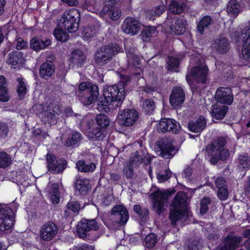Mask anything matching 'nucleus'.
<instances>
[{
  "mask_svg": "<svg viewBox=\"0 0 250 250\" xmlns=\"http://www.w3.org/2000/svg\"><path fill=\"white\" fill-rule=\"evenodd\" d=\"M11 156L4 151L0 152V168H5L12 164Z\"/></svg>",
  "mask_w": 250,
  "mask_h": 250,
  "instance_id": "nucleus-48",
  "label": "nucleus"
},
{
  "mask_svg": "<svg viewBox=\"0 0 250 250\" xmlns=\"http://www.w3.org/2000/svg\"><path fill=\"white\" fill-rule=\"evenodd\" d=\"M90 188L89 180L85 178L78 179L75 183V190L82 195L86 194Z\"/></svg>",
  "mask_w": 250,
  "mask_h": 250,
  "instance_id": "nucleus-31",
  "label": "nucleus"
},
{
  "mask_svg": "<svg viewBox=\"0 0 250 250\" xmlns=\"http://www.w3.org/2000/svg\"><path fill=\"white\" fill-rule=\"evenodd\" d=\"M216 186L217 188L227 187V182L225 178L223 177H218L215 181Z\"/></svg>",
  "mask_w": 250,
  "mask_h": 250,
  "instance_id": "nucleus-63",
  "label": "nucleus"
},
{
  "mask_svg": "<svg viewBox=\"0 0 250 250\" xmlns=\"http://www.w3.org/2000/svg\"><path fill=\"white\" fill-rule=\"evenodd\" d=\"M212 23L213 20L210 17L208 16H204L197 24V29L198 31L201 35L203 34L204 29L208 27Z\"/></svg>",
  "mask_w": 250,
  "mask_h": 250,
  "instance_id": "nucleus-42",
  "label": "nucleus"
},
{
  "mask_svg": "<svg viewBox=\"0 0 250 250\" xmlns=\"http://www.w3.org/2000/svg\"><path fill=\"white\" fill-rule=\"evenodd\" d=\"M98 127L103 132V129L106 128L109 125V119L106 115L103 114H99L95 118Z\"/></svg>",
  "mask_w": 250,
  "mask_h": 250,
  "instance_id": "nucleus-43",
  "label": "nucleus"
},
{
  "mask_svg": "<svg viewBox=\"0 0 250 250\" xmlns=\"http://www.w3.org/2000/svg\"><path fill=\"white\" fill-rule=\"evenodd\" d=\"M228 109L229 107L227 105L216 103L212 106L211 115L213 118L216 120H221L225 117Z\"/></svg>",
  "mask_w": 250,
  "mask_h": 250,
  "instance_id": "nucleus-33",
  "label": "nucleus"
},
{
  "mask_svg": "<svg viewBox=\"0 0 250 250\" xmlns=\"http://www.w3.org/2000/svg\"><path fill=\"white\" fill-rule=\"evenodd\" d=\"M86 59L85 54L79 49H76L73 51L70 58L71 62L79 67L82 66L84 64Z\"/></svg>",
  "mask_w": 250,
  "mask_h": 250,
  "instance_id": "nucleus-36",
  "label": "nucleus"
},
{
  "mask_svg": "<svg viewBox=\"0 0 250 250\" xmlns=\"http://www.w3.org/2000/svg\"><path fill=\"white\" fill-rule=\"evenodd\" d=\"M242 241L241 237L229 233L226 237L225 242L222 247L226 250H235L239 247Z\"/></svg>",
  "mask_w": 250,
  "mask_h": 250,
  "instance_id": "nucleus-26",
  "label": "nucleus"
},
{
  "mask_svg": "<svg viewBox=\"0 0 250 250\" xmlns=\"http://www.w3.org/2000/svg\"><path fill=\"white\" fill-rule=\"evenodd\" d=\"M185 101V93L180 87L173 88L169 97V102L173 107L181 105Z\"/></svg>",
  "mask_w": 250,
  "mask_h": 250,
  "instance_id": "nucleus-23",
  "label": "nucleus"
},
{
  "mask_svg": "<svg viewBox=\"0 0 250 250\" xmlns=\"http://www.w3.org/2000/svg\"><path fill=\"white\" fill-rule=\"evenodd\" d=\"M144 111L146 114H151L155 108V103L151 99H146L142 104Z\"/></svg>",
  "mask_w": 250,
  "mask_h": 250,
  "instance_id": "nucleus-47",
  "label": "nucleus"
},
{
  "mask_svg": "<svg viewBox=\"0 0 250 250\" xmlns=\"http://www.w3.org/2000/svg\"><path fill=\"white\" fill-rule=\"evenodd\" d=\"M25 60L23 53L19 50L13 51L7 56L6 62L14 68H20L24 63Z\"/></svg>",
  "mask_w": 250,
  "mask_h": 250,
  "instance_id": "nucleus-21",
  "label": "nucleus"
},
{
  "mask_svg": "<svg viewBox=\"0 0 250 250\" xmlns=\"http://www.w3.org/2000/svg\"><path fill=\"white\" fill-rule=\"evenodd\" d=\"M16 48L18 50L26 48L27 46V42L24 41L22 38H19L17 40Z\"/></svg>",
  "mask_w": 250,
  "mask_h": 250,
  "instance_id": "nucleus-62",
  "label": "nucleus"
},
{
  "mask_svg": "<svg viewBox=\"0 0 250 250\" xmlns=\"http://www.w3.org/2000/svg\"><path fill=\"white\" fill-rule=\"evenodd\" d=\"M96 34V30L94 27L88 26L83 29L82 34L84 38L89 39L94 37Z\"/></svg>",
  "mask_w": 250,
  "mask_h": 250,
  "instance_id": "nucleus-59",
  "label": "nucleus"
},
{
  "mask_svg": "<svg viewBox=\"0 0 250 250\" xmlns=\"http://www.w3.org/2000/svg\"><path fill=\"white\" fill-rule=\"evenodd\" d=\"M83 6L89 11L96 12L98 9L96 0H84Z\"/></svg>",
  "mask_w": 250,
  "mask_h": 250,
  "instance_id": "nucleus-56",
  "label": "nucleus"
},
{
  "mask_svg": "<svg viewBox=\"0 0 250 250\" xmlns=\"http://www.w3.org/2000/svg\"><path fill=\"white\" fill-rule=\"evenodd\" d=\"M54 35L58 41L62 42H66L69 39L68 34L64 31L62 28L55 29Z\"/></svg>",
  "mask_w": 250,
  "mask_h": 250,
  "instance_id": "nucleus-55",
  "label": "nucleus"
},
{
  "mask_svg": "<svg viewBox=\"0 0 250 250\" xmlns=\"http://www.w3.org/2000/svg\"><path fill=\"white\" fill-rule=\"evenodd\" d=\"M180 128V124L171 119H162L159 125V129L163 132L168 131L174 134H178Z\"/></svg>",
  "mask_w": 250,
  "mask_h": 250,
  "instance_id": "nucleus-18",
  "label": "nucleus"
},
{
  "mask_svg": "<svg viewBox=\"0 0 250 250\" xmlns=\"http://www.w3.org/2000/svg\"><path fill=\"white\" fill-rule=\"evenodd\" d=\"M242 40L243 46L242 55L244 59L250 61V25L249 27L243 29L241 32V36L238 39L239 42Z\"/></svg>",
  "mask_w": 250,
  "mask_h": 250,
  "instance_id": "nucleus-16",
  "label": "nucleus"
},
{
  "mask_svg": "<svg viewBox=\"0 0 250 250\" xmlns=\"http://www.w3.org/2000/svg\"><path fill=\"white\" fill-rule=\"evenodd\" d=\"M138 118L137 110L134 109H125L119 112L117 121L121 126H130L134 125Z\"/></svg>",
  "mask_w": 250,
  "mask_h": 250,
  "instance_id": "nucleus-8",
  "label": "nucleus"
},
{
  "mask_svg": "<svg viewBox=\"0 0 250 250\" xmlns=\"http://www.w3.org/2000/svg\"><path fill=\"white\" fill-rule=\"evenodd\" d=\"M157 173V178L159 183H163L165 181L168 180L172 175L173 173H165L164 174H161L160 173Z\"/></svg>",
  "mask_w": 250,
  "mask_h": 250,
  "instance_id": "nucleus-60",
  "label": "nucleus"
},
{
  "mask_svg": "<svg viewBox=\"0 0 250 250\" xmlns=\"http://www.w3.org/2000/svg\"><path fill=\"white\" fill-rule=\"evenodd\" d=\"M62 20L61 27L67 30L70 33L76 32L79 27L80 15L79 11L73 9L62 17Z\"/></svg>",
  "mask_w": 250,
  "mask_h": 250,
  "instance_id": "nucleus-5",
  "label": "nucleus"
},
{
  "mask_svg": "<svg viewBox=\"0 0 250 250\" xmlns=\"http://www.w3.org/2000/svg\"><path fill=\"white\" fill-rule=\"evenodd\" d=\"M50 43L49 40H46L43 41L42 40L37 38H33L30 43V47L36 51L43 49L47 47Z\"/></svg>",
  "mask_w": 250,
  "mask_h": 250,
  "instance_id": "nucleus-39",
  "label": "nucleus"
},
{
  "mask_svg": "<svg viewBox=\"0 0 250 250\" xmlns=\"http://www.w3.org/2000/svg\"><path fill=\"white\" fill-rule=\"evenodd\" d=\"M47 167L49 170L62 172L66 167L67 162L64 159L56 158L54 154L46 155Z\"/></svg>",
  "mask_w": 250,
  "mask_h": 250,
  "instance_id": "nucleus-13",
  "label": "nucleus"
},
{
  "mask_svg": "<svg viewBox=\"0 0 250 250\" xmlns=\"http://www.w3.org/2000/svg\"><path fill=\"white\" fill-rule=\"evenodd\" d=\"M104 99L98 100L97 104L98 108L101 106L105 108L108 105L113 102H118L116 106H119V104L123 102L125 97V88L121 86V83L115 84L113 85H106L103 90Z\"/></svg>",
  "mask_w": 250,
  "mask_h": 250,
  "instance_id": "nucleus-2",
  "label": "nucleus"
},
{
  "mask_svg": "<svg viewBox=\"0 0 250 250\" xmlns=\"http://www.w3.org/2000/svg\"><path fill=\"white\" fill-rule=\"evenodd\" d=\"M185 7L186 4L183 0H171L168 10L170 14H180L183 12Z\"/></svg>",
  "mask_w": 250,
  "mask_h": 250,
  "instance_id": "nucleus-34",
  "label": "nucleus"
},
{
  "mask_svg": "<svg viewBox=\"0 0 250 250\" xmlns=\"http://www.w3.org/2000/svg\"><path fill=\"white\" fill-rule=\"evenodd\" d=\"M157 146L159 150H157V153L160 152V155L166 159L172 158L177 152V150L172 144V140L168 138H162L157 142Z\"/></svg>",
  "mask_w": 250,
  "mask_h": 250,
  "instance_id": "nucleus-9",
  "label": "nucleus"
},
{
  "mask_svg": "<svg viewBox=\"0 0 250 250\" xmlns=\"http://www.w3.org/2000/svg\"><path fill=\"white\" fill-rule=\"evenodd\" d=\"M9 100L7 84L5 78L0 75V101L6 102Z\"/></svg>",
  "mask_w": 250,
  "mask_h": 250,
  "instance_id": "nucleus-37",
  "label": "nucleus"
},
{
  "mask_svg": "<svg viewBox=\"0 0 250 250\" xmlns=\"http://www.w3.org/2000/svg\"><path fill=\"white\" fill-rule=\"evenodd\" d=\"M211 203V199L209 197L204 196L200 201V213L202 215L206 214L208 211V205Z\"/></svg>",
  "mask_w": 250,
  "mask_h": 250,
  "instance_id": "nucleus-49",
  "label": "nucleus"
},
{
  "mask_svg": "<svg viewBox=\"0 0 250 250\" xmlns=\"http://www.w3.org/2000/svg\"><path fill=\"white\" fill-rule=\"evenodd\" d=\"M134 211L139 216L142 222H146L149 215V210L145 208L143 209L139 205H135L133 207Z\"/></svg>",
  "mask_w": 250,
  "mask_h": 250,
  "instance_id": "nucleus-45",
  "label": "nucleus"
},
{
  "mask_svg": "<svg viewBox=\"0 0 250 250\" xmlns=\"http://www.w3.org/2000/svg\"><path fill=\"white\" fill-rule=\"evenodd\" d=\"M85 131L87 136L92 140H102L104 137V135L98 127L95 126L93 120L86 121L85 123Z\"/></svg>",
  "mask_w": 250,
  "mask_h": 250,
  "instance_id": "nucleus-19",
  "label": "nucleus"
},
{
  "mask_svg": "<svg viewBox=\"0 0 250 250\" xmlns=\"http://www.w3.org/2000/svg\"><path fill=\"white\" fill-rule=\"evenodd\" d=\"M0 175V181L8 180L17 184L22 185L26 181L25 173H4Z\"/></svg>",
  "mask_w": 250,
  "mask_h": 250,
  "instance_id": "nucleus-27",
  "label": "nucleus"
},
{
  "mask_svg": "<svg viewBox=\"0 0 250 250\" xmlns=\"http://www.w3.org/2000/svg\"><path fill=\"white\" fill-rule=\"evenodd\" d=\"M229 196L227 186L218 188L217 197L221 201L226 200Z\"/></svg>",
  "mask_w": 250,
  "mask_h": 250,
  "instance_id": "nucleus-58",
  "label": "nucleus"
},
{
  "mask_svg": "<svg viewBox=\"0 0 250 250\" xmlns=\"http://www.w3.org/2000/svg\"><path fill=\"white\" fill-rule=\"evenodd\" d=\"M166 24L169 28V33L171 35H183L186 30L187 21L183 17H179L174 15H168Z\"/></svg>",
  "mask_w": 250,
  "mask_h": 250,
  "instance_id": "nucleus-6",
  "label": "nucleus"
},
{
  "mask_svg": "<svg viewBox=\"0 0 250 250\" xmlns=\"http://www.w3.org/2000/svg\"><path fill=\"white\" fill-rule=\"evenodd\" d=\"M199 242L197 240L189 242L187 246V250H198Z\"/></svg>",
  "mask_w": 250,
  "mask_h": 250,
  "instance_id": "nucleus-64",
  "label": "nucleus"
},
{
  "mask_svg": "<svg viewBox=\"0 0 250 250\" xmlns=\"http://www.w3.org/2000/svg\"><path fill=\"white\" fill-rule=\"evenodd\" d=\"M55 67L53 62L49 60H47L40 66V74L41 77L46 80L50 78L55 72Z\"/></svg>",
  "mask_w": 250,
  "mask_h": 250,
  "instance_id": "nucleus-28",
  "label": "nucleus"
},
{
  "mask_svg": "<svg viewBox=\"0 0 250 250\" xmlns=\"http://www.w3.org/2000/svg\"><path fill=\"white\" fill-rule=\"evenodd\" d=\"M171 208L187 209V200L185 194L183 192H178L174 196L173 200L170 203Z\"/></svg>",
  "mask_w": 250,
  "mask_h": 250,
  "instance_id": "nucleus-32",
  "label": "nucleus"
},
{
  "mask_svg": "<svg viewBox=\"0 0 250 250\" xmlns=\"http://www.w3.org/2000/svg\"><path fill=\"white\" fill-rule=\"evenodd\" d=\"M50 200L53 204H58L60 201V193L57 184H53L49 189Z\"/></svg>",
  "mask_w": 250,
  "mask_h": 250,
  "instance_id": "nucleus-41",
  "label": "nucleus"
},
{
  "mask_svg": "<svg viewBox=\"0 0 250 250\" xmlns=\"http://www.w3.org/2000/svg\"><path fill=\"white\" fill-rule=\"evenodd\" d=\"M179 60L174 57H168L167 60L166 69L170 71H177L176 69L179 67Z\"/></svg>",
  "mask_w": 250,
  "mask_h": 250,
  "instance_id": "nucleus-52",
  "label": "nucleus"
},
{
  "mask_svg": "<svg viewBox=\"0 0 250 250\" xmlns=\"http://www.w3.org/2000/svg\"><path fill=\"white\" fill-rule=\"evenodd\" d=\"M104 6L100 15L104 17L108 15L113 21L118 20L121 17V11L116 5V0H104Z\"/></svg>",
  "mask_w": 250,
  "mask_h": 250,
  "instance_id": "nucleus-10",
  "label": "nucleus"
},
{
  "mask_svg": "<svg viewBox=\"0 0 250 250\" xmlns=\"http://www.w3.org/2000/svg\"><path fill=\"white\" fill-rule=\"evenodd\" d=\"M206 120L203 116H200L196 121H190L188 123V129L193 132L198 133L202 131L206 126Z\"/></svg>",
  "mask_w": 250,
  "mask_h": 250,
  "instance_id": "nucleus-30",
  "label": "nucleus"
},
{
  "mask_svg": "<svg viewBox=\"0 0 250 250\" xmlns=\"http://www.w3.org/2000/svg\"><path fill=\"white\" fill-rule=\"evenodd\" d=\"M96 167L95 163L80 160L76 163V168L80 172H93Z\"/></svg>",
  "mask_w": 250,
  "mask_h": 250,
  "instance_id": "nucleus-35",
  "label": "nucleus"
},
{
  "mask_svg": "<svg viewBox=\"0 0 250 250\" xmlns=\"http://www.w3.org/2000/svg\"><path fill=\"white\" fill-rule=\"evenodd\" d=\"M17 81L18 83L17 85V93L20 100H22L27 93V89L25 82L22 78H18Z\"/></svg>",
  "mask_w": 250,
  "mask_h": 250,
  "instance_id": "nucleus-46",
  "label": "nucleus"
},
{
  "mask_svg": "<svg viewBox=\"0 0 250 250\" xmlns=\"http://www.w3.org/2000/svg\"><path fill=\"white\" fill-rule=\"evenodd\" d=\"M157 241V235L154 233H151L145 237V246L148 249H152L155 246Z\"/></svg>",
  "mask_w": 250,
  "mask_h": 250,
  "instance_id": "nucleus-50",
  "label": "nucleus"
},
{
  "mask_svg": "<svg viewBox=\"0 0 250 250\" xmlns=\"http://www.w3.org/2000/svg\"><path fill=\"white\" fill-rule=\"evenodd\" d=\"M156 33V30L155 27H147L142 31L140 36L144 41L148 42L150 38L153 35H155Z\"/></svg>",
  "mask_w": 250,
  "mask_h": 250,
  "instance_id": "nucleus-54",
  "label": "nucleus"
},
{
  "mask_svg": "<svg viewBox=\"0 0 250 250\" xmlns=\"http://www.w3.org/2000/svg\"><path fill=\"white\" fill-rule=\"evenodd\" d=\"M227 139L219 137L213 139L205 148L206 155L211 157L210 163L216 164L219 161L226 160L230 155L229 150L226 147Z\"/></svg>",
  "mask_w": 250,
  "mask_h": 250,
  "instance_id": "nucleus-1",
  "label": "nucleus"
},
{
  "mask_svg": "<svg viewBox=\"0 0 250 250\" xmlns=\"http://www.w3.org/2000/svg\"><path fill=\"white\" fill-rule=\"evenodd\" d=\"M175 192L174 189L162 191L157 189L151 193L150 197L152 200L153 208L158 215H161L165 210V206L168 198Z\"/></svg>",
  "mask_w": 250,
  "mask_h": 250,
  "instance_id": "nucleus-4",
  "label": "nucleus"
},
{
  "mask_svg": "<svg viewBox=\"0 0 250 250\" xmlns=\"http://www.w3.org/2000/svg\"><path fill=\"white\" fill-rule=\"evenodd\" d=\"M92 84L90 83H87L85 82L81 83L79 86L78 90L76 91V95L78 97L80 101L81 99L84 96L85 93H86L87 91H88V89L90 86Z\"/></svg>",
  "mask_w": 250,
  "mask_h": 250,
  "instance_id": "nucleus-53",
  "label": "nucleus"
},
{
  "mask_svg": "<svg viewBox=\"0 0 250 250\" xmlns=\"http://www.w3.org/2000/svg\"><path fill=\"white\" fill-rule=\"evenodd\" d=\"M66 208L68 210L74 213H78L81 208V205L78 202L69 201L67 203Z\"/></svg>",
  "mask_w": 250,
  "mask_h": 250,
  "instance_id": "nucleus-57",
  "label": "nucleus"
},
{
  "mask_svg": "<svg viewBox=\"0 0 250 250\" xmlns=\"http://www.w3.org/2000/svg\"><path fill=\"white\" fill-rule=\"evenodd\" d=\"M190 75L198 83H205L207 80L208 69L204 64L192 68L190 70Z\"/></svg>",
  "mask_w": 250,
  "mask_h": 250,
  "instance_id": "nucleus-17",
  "label": "nucleus"
},
{
  "mask_svg": "<svg viewBox=\"0 0 250 250\" xmlns=\"http://www.w3.org/2000/svg\"><path fill=\"white\" fill-rule=\"evenodd\" d=\"M141 23L136 19L128 17L125 19L122 26L123 31L128 34L136 35L141 29Z\"/></svg>",
  "mask_w": 250,
  "mask_h": 250,
  "instance_id": "nucleus-15",
  "label": "nucleus"
},
{
  "mask_svg": "<svg viewBox=\"0 0 250 250\" xmlns=\"http://www.w3.org/2000/svg\"><path fill=\"white\" fill-rule=\"evenodd\" d=\"M99 95V88L96 84H93L90 86L88 91L85 93L80 101L84 105H89L93 104L96 101H98L99 99L98 98Z\"/></svg>",
  "mask_w": 250,
  "mask_h": 250,
  "instance_id": "nucleus-22",
  "label": "nucleus"
},
{
  "mask_svg": "<svg viewBox=\"0 0 250 250\" xmlns=\"http://www.w3.org/2000/svg\"><path fill=\"white\" fill-rule=\"evenodd\" d=\"M9 128L8 126L3 123H0V137L5 138L8 134Z\"/></svg>",
  "mask_w": 250,
  "mask_h": 250,
  "instance_id": "nucleus-61",
  "label": "nucleus"
},
{
  "mask_svg": "<svg viewBox=\"0 0 250 250\" xmlns=\"http://www.w3.org/2000/svg\"><path fill=\"white\" fill-rule=\"evenodd\" d=\"M15 223L13 210L8 206L0 203V230L10 229Z\"/></svg>",
  "mask_w": 250,
  "mask_h": 250,
  "instance_id": "nucleus-7",
  "label": "nucleus"
},
{
  "mask_svg": "<svg viewBox=\"0 0 250 250\" xmlns=\"http://www.w3.org/2000/svg\"><path fill=\"white\" fill-rule=\"evenodd\" d=\"M83 138V135L80 132L74 131L68 138L65 143V146L67 147L72 146L74 147L79 145Z\"/></svg>",
  "mask_w": 250,
  "mask_h": 250,
  "instance_id": "nucleus-38",
  "label": "nucleus"
},
{
  "mask_svg": "<svg viewBox=\"0 0 250 250\" xmlns=\"http://www.w3.org/2000/svg\"><path fill=\"white\" fill-rule=\"evenodd\" d=\"M214 98L216 103L227 106L231 104L233 101L231 89L228 87H219L216 91Z\"/></svg>",
  "mask_w": 250,
  "mask_h": 250,
  "instance_id": "nucleus-12",
  "label": "nucleus"
},
{
  "mask_svg": "<svg viewBox=\"0 0 250 250\" xmlns=\"http://www.w3.org/2000/svg\"><path fill=\"white\" fill-rule=\"evenodd\" d=\"M99 229L98 223L95 219H82L78 222L76 227L77 235L80 238L85 239L87 232L90 230H97Z\"/></svg>",
  "mask_w": 250,
  "mask_h": 250,
  "instance_id": "nucleus-11",
  "label": "nucleus"
},
{
  "mask_svg": "<svg viewBox=\"0 0 250 250\" xmlns=\"http://www.w3.org/2000/svg\"><path fill=\"white\" fill-rule=\"evenodd\" d=\"M120 47L116 43H109L98 48L94 55L96 63L104 66L111 61L119 52Z\"/></svg>",
  "mask_w": 250,
  "mask_h": 250,
  "instance_id": "nucleus-3",
  "label": "nucleus"
},
{
  "mask_svg": "<svg viewBox=\"0 0 250 250\" xmlns=\"http://www.w3.org/2000/svg\"><path fill=\"white\" fill-rule=\"evenodd\" d=\"M188 210L183 208H172L169 209V219L172 225H176L178 221L185 217H188Z\"/></svg>",
  "mask_w": 250,
  "mask_h": 250,
  "instance_id": "nucleus-25",
  "label": "nucleus"
},
{
  "mask_svg": "<svg viewBox=\"0 0 250 250\" xmlns=\"http://www.w3.org/2000/svg\"><path fill=\"white\" fill-rule=\"evenodd\" d=\"M239 169L241 171H247L250 167V160L246 153L241 154L238 157Z\"/></svg>",
  "mask_w": 250,
  "mask_h": 250,
  "instance_id": "nucleus-44",
  "label": "nucleus"
},
{
  "mask_svg": "<svg viewBox=\"0 0 250 250\" xmlns=\"http://www.w3.org/2000/svg\"><path fill=\"white\" fill-rule=\"evenodd\" d=\"M127 58L128 65H131L136 68L139 67L140 60L137 55L129 50L127 53Z\"/></svg>",
  "mask_w": 250,
  "mask_h": 250,
  "instance_id": "nucleus-51",
  "label": "nucleus"
},
{
  "mask_svg": "<svg viewBox=\"0 0 250 250\" xmlns=\"http://www.w3.org/2000/svg\"><path fill=\"white\" fill-rule=\"evenodd\" d=\"M111 213L112 215L119 216L118 223L120 225H125L129 219L128 212L126 208L122 205L114 206Z\"/></svg>",
  "mask_w": 250,
  "mask_h": 250,
  "instance_id": "nucleus-24",
  "label": "nucleus"
},
{
  "mask_svg": "<svg viewBox=\"0 0 250 250\" xmlns=\"http://www.w3.org/2000/svg\"><path fill=\"white\" fill-rule=\"evenodd\" d=\"M58 228L56 224L48 221L42 227L40 230V238L41 239L49 241L51 240L57 234Z\"/></svg>",
  "mask_w": 250,
  "mask_h": 250,
  "instance_id": "nucleus-14",
  "label": "nucleus"
},
{
  "mask_svg": "<svg viewBox=\"0 0 250 250\" xmlns=\"http://www.w3.org/2000/svg\"><path fill=\"white\" fill-rule=\"evenodd\" d=\"M143 162V156L140 155L138 151H136L131 154L130 159L126 163L124 170L126 172H132L136 170Z\"/></svg>",
  "mask_w": 250,
  "mask_h": 250,
  "instance_id": "nucleus-20",
  "label": "nucleus"
},
{
  "mask_svg": "<svg viewBox=\"0 0 250 250\" xmlns=\"http://www.w3.org/2000/svg\"><path fill=\"white\" fill-rule=\"evenodd\" d=\"M226 11L229 15L236 17L240 12V4L236 0H230L227 4Z\"/></svg>",
  "mask_w": 250,
  "mask_h": 250,
  "instance_id": "nucleus-40",
  "label": "nucleus"
},
{
  "mask_svg": "<svg viewBox=\"0 0 250 250\" xmlns=\"http://www.w3.org/2000/svg\"><path fill=\"white\" fill-rule=\"evenodd\" d=\"M213 46L218 53L225 54L229 49V41L226 38L220 37L215 40Z\"/></svg>",
  "mask_w": 250,
  "mask_h": 250,
  "instance_id": "nucleus-29",
  "label": "nucleus"
}]
</instances>
